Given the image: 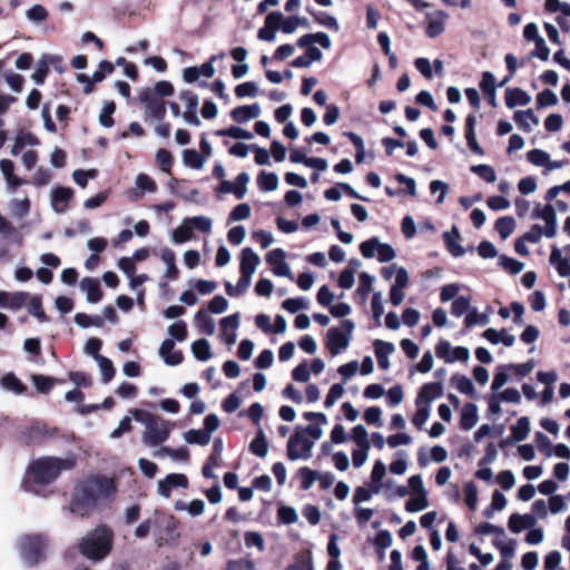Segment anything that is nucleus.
Instances as JSON below:
<instances>
[{"label":"nucleus","instance_id":"1","mask_svg":"<svg viewBox=\"0 0 570 570\" xmlns=\"http://www.w3.org/2000/svg\"><path fill=\"white\" fill-rule=\"evenodd\" d=\"M75 465L73 456H42L29 464L27 475L36 484L48 485L53 483L62 471L72 470Z\"/></svg>","mask_w":570,"mask_h":570},{"label":"nucleus","instance_id":"2","mask_svg":"<svg viewBox=\"0 0 570 570\" xmlns=\"http://www.w3.org/2000/svg\"><path fill=\"white\" fill-rule=\"evenodd\" d=\"M114 533L106 524H100L90 531L79 543V551L91 560H101L109 554L112 547Z\"/></svg>","mask_w":570,"mask_h":570},{"label":"nucleus","instance_id":"3","mask_svg":"<svg viewBox=\"0 0 570 570\" xmlns=\"http://www.w3.org/2000/svg\"><path fill=\"white\" fill-rule=\"evenodd\" d=\"M136 421L144 423L146 429L142 433V442L149 446L163 444L170 434L173 424L145 410H134Z\"/></svg>","mask_w":570,"mask_h":570},{"label":"nucleus","instance_id":"4","mask_svg":"<svg viewBox=\"0 0 570 570\" xmlns=\"http://www.w3.org/2000/svg\"><path fill=\"white\" fill-rule=\"evenodd\" d=\"M20 557L29 567L46 559L47 539L42 534H26L19 542Z\"/></svg>","mask_w":570,"mask_h":570},{"label":"nucleus","instance_id":"5","mask_svg":"<svg viewBox=\"0 0 570 570\" xmlns=\"http://www.w3.org/2000/svg\"><path fill=\"white\" fill-rule=\"evenodd\" d=\"M355 324L352 320L341 321L340 327H331L326 333L325 345L332 355H337L345 350L352 338Z\"/></svg>","mask_w":570,"mask_h":570},{"label":"nucleus","instance_id":"6","mask_svg":"<svg viewBox=\"0 0 570 570\" xmlns=\"http://www.w3.org/2000/svg\"><path fill=\"white\" fill-rule=\"evenodd\" d=\"M97 501L98 498L94 488L88 481H85L75 492L71 500V510L81 517H86L94 511Z\"/></svg>","mask_w":570,"mask_h":570},{"label":"nucleus","instance_id":"7","mask_svg":"<svg viewBox=\"0 0 570 570\" xmlns=\"http://www.w3.org/2000/svg\"><path fill=\"white\" fill-rule=\"evenodd\" d=\"M313 446L314 441L297 430L287 441V458L291 461L307 460L312 456Z\"/></svg>","mask_w":570,"mask_h":570},{"label":"nucleus","instance_id":"8","mask_svg":"<svg viewBox=\"0 0 570 570\" xmlns=\"http://www.w3.org/2000/svg\"><path fill=\"white\" fill-rule=\"evenodd\" d=\"M240 277L234 286L226 282L225 289L228 296L235 297L244 294L249 285V247H244L240 252Z\"/></svg>","mask_w":570,"mask_h":570},{"label":"nucleus","instance_id":"9","mask_svg":"<svg viewBox=\"0 0 570 570\" xmlns=\"http://www.w3.org/2000/svg\"><path fill=\"white\" fill-rule=\"evenodd\" d=\"M139 101L145 105V114L155 120L161 121L166 116V102L156 97L150 88H145L139 94Z\"/></svg>","mask_w":570,"mask_h":570},{"label":"nucleus","instance_id":"10","mask_svg":"<svg viewBox=\"0 0 570 570\" xmlns=\"http://www.w3.org/2000/svg\"><path fill=\"white\" fill-rule=\"evenodd\" d=\"M435 354L439 358H443L448 363L455 361L466 362L470 357V352L464 346H456L451 351V345L448 341L441 340L435 346Z\"/></svg>","mask_w":570,"mask_h":570},{"label":"nucleus","instance_id":"11","mask_svg":"<svg viewBox=\"0 0 570 570\" xmlns=\"http://www.w3.org/2000/svg\"><path fill=\"white\" fill-rule=\"evenodd\" d=\"M59 430L56 426H49L48 424L37 422L27 429L24 435L28 443L41 444L48 439L57 436Z\"/></svg>","mask_w":570,"mask_h":570},{"label":"nucleus","instance_id":"12","mask_svg":"<svg viewBox=\"0 0 570 570\" xmlns=\"http://www.w3.org/2000/svg\"><path fill=\"white\" fill-rule=\"evenodd\" d=\"M249 180L247 173H240L234 181L222 180L216 188L217 194H234L237 199H242L246 194V185Z\"/></svg>","mask_w":570,"mask_h":570},{"label":"nucleus","instance_id":"13","mask_svg":"<svg viewBox=\"0 0 570 570\" xmlns=\"http://www.w3.org/2000/svg\"><path fill=\"white\" fill-rule=\"evenodd\" d=\"M188 478L183 473H170L164 480L158 482V493L164 498H169L174 488H187Z\"/></svg>","mask_w":570,"mask_h":570},{"label":"nucleus","instance_id":"14","mask_svg":"<svg viewBox=\"0 0 570 570\" xmlns=\"http://www.w3.org/2000/svg\"><path fill=\"white\" fill-rule=\"evenodd\" d=\"M73 189L70 187L58 186L51 191V206L52 209L62 214L67 210L68 203L73 198Z\"/></svg>","mask_w":570,"mask_h":570},{"label":"nucleus","instance_id":"15","mask_svg":"<svg viewBox=\"0 0 570 570\" xmlns=\"http://www.w3.org/2000/svg\"><path fill=\"white\" fill-rule=\"evenodd\" d=\"M279 11H272L265 17L264 26L258 30L257 38L263 41L272 42L279 30Z\"/></svg>","mask_w":570,"mask_h":570},{"label":"nucleus","instance_id":"16","mask_svg":"<svg viewBox=\"0 0 570 570\" xmlns=\"http://www.w3.org/2000/svg\"><path fill=\"white\" fill-rule=\"evenodd\" d=\"M443 395V384L441 382H430L421 386L415 400V404L429 405L430 402Z\"/></svg>","mask_w":570,"mask_h":570},{"label":"nucleus","instance_id":"17","mask_svg":"<svg viewBox=\"0 0 570 570\" xmlns=\"http://www.w3.org/2000/svg\"><path fill=\"white\" fill-rule=\"evenodd\" d=\"M159 355L167 365L176 366L183 363L184 355L180 351H175V342L173 338H165L159 347Z\"/></svg>","mask_w":570,"mask_h":570},{"label":"nucleus","instance_id":"18","mask_svg":"<svg viewBox=\"0 0 570 570\" xmlns=\"http://www.w3.org/2000/svg\"><path fill=\"white\" fill-rule=\"evenodd\" d=\"M29 299V293L27 292H14L9 293L0 291V307L9 309H19L27 304Z\"/></svg>","mask_w":570,"mask_h":570},{"label":"nucleus","instance_id":"19","mask_svg":"<svg viewBox=\"0 0 570 570\" xmlns=\"http://www.w3.org/2000/svg\"><path fill=\"white\" fill-rule=\"evenodd\" d=\"M57 62H61L60 57L43 55L37 62V68L31 76L32 80L39 86L43 85L50 71L49 65H56Z\"/></svg>","mask_w":570,"mask_h":570},{"label":"nucleus","instance_id":"20","mask_svg":"<svg viewBox=\"0 0 570 570\" xmlns=\"http://www.w3.org/2000/svg\"><path fill=\"white\" fill-rule=\"evenodd\" d=\"M475 124H476V117L473 114H470L465 118V126H464V135L468 142L469 148L471 151L475 155L483 156L484 150L479 145L476 137H475Z\"/></svg>","mask_w":570,"mask_h":570},{"label":"nucleus","instance_id":"21","mask_svg":"<svg viewBox=\"0 0 570 570\" xmlns=\"http://www.w3.org/2000/svg\"><path fill=\"white\" fill-rule=\"evenodd\" d=\"M461 234L459 228L453 225L450 232L443 234V240L448 252L454 257H461L465 254V249L459 244Z\"/></svg>","mask_w":570,"mask_h":570},{"label":"nucleus","instance_id":"22","mask_svg":"<svg viewBox=\"0 0 570 570\" xmlns=\"http://www.w3.org/2000/svg\"><path fill=\"white\" fill-rule=\"evenodd\" d=\"M495 77L491 71L482 72L480 89L491 107H497Z\"/></svg>","mask_w":570,"mask_h":570},{"label":"nucleus","instance_id":"23","mask_svg":"<svg viewBox=\"0 0 570 570\" xmlns=\"http://www.w3.org/2000/svg\"><path fill=\"white\" fill-rule=\"evenodd\" d=\"M537 520L533 514L525 513V514H519L513 513L510 515L508 520V528L513 533H519L523 529H530L534 527Z\"/></svg>","mask_w":570,"mask_h":570},{"label":"nucleus","instance_id":"24","mask_svg":"<svg viewBox=\"0 0 570 570\" xmlns=\"http://www.w3.org/2000/svg\"><path fill=\"white\" fill-rule=\"evenodd\" d=\"M91 487L94 488V491L97 494V498L99 495L109 497L110 494L116 492V485L112 479L105 476V475H96L91 479L87 480Z\"/></svg>","mask_w":570,"mask_h":570},{"label":"nucleus","instance_id":"25","mask_svg":"<svg viewBox=\"0 0 570 570\" xmlns=\"http://www.w3.org/2000/svg\"><path fill=\"white\" fill-rule=\"evenodd\" d=\"M373 345L379 367L387 370L390 366L389 355L395 350L393 343L375 340Z\"/></svg>","mask_w":570,"mask_h":570},{"label":"nucleus","instance_id":"26","mask_svg":"<svg viewBox=\"0 0 570 570\" xmlns=\"http://www.w3.org/2000/svg\"><path fill=\"white\" fill-rule=\"evenodd\" d=\"M1 171L8 183V187L14 190L21 185L27 184V180L14 175V164L10 159H2L0 161Z\"/></svg>","mask_w":570,"mask_h":570},{"label":"nucleus","instance_id":"27","mask_svg":"<svg viewBox=\"0 0 570 570\" xmlns=\"http://www.w3.org/2000/svg\"><path fill=\"white\" fill-rule=\"evenodd\" d=\"M504 100L508 108H514L515 106L528 105L531 101V97L521 88H508Z\"/></svg>","mask_w":570,"mask_h":570},{"label":"nucleus","instance_id":"28","mask_svg":"<svg viewBox=\"0 0 570 570\" xmlns=\"http://www.w3.org/2000/svg\"><path fill=\"white\" fill-rule=\"evenodd\" d=\"M478 422V407L474 403H466L461 412L460 428L464 431L471 430Z\"/></svg>","mask_w":570,"mask_h":570},{"label":"nucleus","instance_id":"29","mask_svg":"<svg viewBox=\"0 0 570 570\" xmlns=\"http://www.w3.org/2000/svg\"><path fill=\"white\" fill-rule=\"evenodd\" d=\"M81 288L87 293V299L89 303H98L102 298V291L100 284L96 278H83L81 281Z\"/></svg>","mask_w":570,"mask_h":570},{"label":"nucleus","instance_id":"30","mask_svg":"<svg viewBox=\"0 0 570 570\" xmlns=\"http://www.w3.org/2000/svg\"><path fill=\"white\" fill-rule=\"evenodd\" d=\"M195 324L199 332L205 335H213L215 333V322L205 308H200L195 314Z\"/></svg>","mask_w":570,"mask_h":570},{"label":"nucleus","instance_id":"31","mask_svg":"<svg viewBox=\"0 0 570 570\" xmlns=\"http://www.w3.org/2000/svg\"><path fill=\"white\" fill-rule=\"evenodd\" d=\"M513 119L517 122L518 127L524 132H530L532 130L531 126L528 122L529 120L534 125L539 124V119L534 115L532 109L517 110L513 115Z\"/></svg>","mask_w":570,"mask_h":570},{"label":"nucleus","instance_id":"32","mask_svg":"<svg viewBox=\"0 0 570 570\" xmlns=\"http://www.w3.org/2000/svg\"><path fill=\"white\" fill-rule=\"evenodd\" d=\"M27 145L37 146L39 145V139L32 132H20L14 139V144L11 148V155L18 156Z\"/></svg>","mask_w":570,"mask_h":570},{"label":"nucleus","instance_id":"33","mask_svg":"<svg viewBox=\"0 0 570 570\" xmlns=\"http://www.w3.org/2000/svg\"><path fill=\"white\" fill-rule=\"evenodd\" d=\"M161 259L167 265L166 278L175 281L179 277V269L176 266V256L170 248H164L161 250Z\"/></svg>","mask_w":570,"mask_h":570},{"label":"nucleus","instance_id":"34","mask_svg":"<svg viewBox=\"0 0 570 570\" xmlns=\"http://www.w3.org/2000/svg\"><path fill=\"white\" fill-rule=\"evenodd\" d=\"M257 186L263 191H273L278 186V176L275 173L262 170L256 178Z\"/></svg>","mask_w":570,"mask_h":570},{"label":"nucleus","instance_id":"35","mask_svg":"<svg viewBox=\"0 0 570 570\" xmlns=\"http://www.w3.org/2000/svg\"><path fill=\"white\" fill-rule=\"evenodd\" d=\"M530 433V421L528 416H521L517 423L511 426L512 439L517 442L523 441Z\"/></svg>","mask_w":570,"mask_h":570},{"label":"nucleus","instance_id":"36","mask_svg":"<svg viewBox=\"0 0 570 570\" xmlns=\"http://www.w3.org/2000/svg\"><path fill=\"white\" fill-rule=\"evenodd\" d=\"M0 384L4 390L12 391L16 394H23L27 390L26 385L13 373L4 374Z\"/></svg>","mask_w":570,"mask_h":570},{"label":"nucleus","instance_id":"37","mask_svg":"<svg viewBox=\"0 0 570 570\" xmlns=\"http://www.w3.org/2000/svg\"><path fill=\"white\" fill-rule=\"evenodd\" d=\"M393 542L392 535L389 530H380L374 540L373 544L376 549L379 559L382 560L384 558V550L391 547Z\"/></svg>","mask_w":570,"mask_h":570},{"label":"nucleus","instance_id":"38","mask_svg":"<svg viewBox=\"0 0 570 570\" xmlns=\"http://www.w3.org/2000/svg\"><path fill=\"white\" fill-rule=\"evenodd\" d=\"M515 228V220L511 216H503L497 219L494 229L502 239L508 238Z\"/></svg>","mask_w":570,"mask_h":570},{"label":"nucleus","instance_id":"39","mask_svg":"<svg viewBox=\"0 0 570 570\" xmlns=\"http://www.w3.org/2000/svg\"><path fill=\"white\" fill-rule=\"evenodd\" d=\"M306 10L318 24H322L335 31L338 30V22L333 16H330L324 11H316L309 7Z\"/></svg>","mask_w":570,"mask_h":570},{"label":"nucleus","instance_id":"40","mask_svg":"<svg viewBox=\"0 0 570 570\" xmlns=\"http://www.w3.org/2000/svg\"><path fill=\"white\" fill-rule=\"evenodd\" d=\"M451 383L456 387V390L465 395L474 396V386L472 381L463 375V374H454L451 377Z\"/></svg>","mask_w":570,"mask_h":570},{"label":"nucleus","instance_id":"41","mask_svg":"<svg viewBox=\"0 0 570 570\" xmlns=\"http://www.w3.org/2000/svg\"><path fill=\"white\" fill-rule=\"evenodd\" d=\"M285 570H314L312 553L309 551L298 553Z\"/></svg>","mask_w":570,"mask_h":570},{"label":"nucleus","instance_id":"42","mask_svg":"<svg viewBox=\"0 0 570 570\" xmlns=\"http://www.w3.org/2000/svg\"><path fill=\"white\" fill-rule=\"evenodd\" d=\"M374 277L367 273H362L360 275V284L357 289L355 291V297H361V302L364 303L372 291Z\"/></svg>","mask_w":570,"mask_h":570},{"label":"nucleus","instance_id":"43","mask_svg":"<svg viewBox=\"0 0 570 570\" xmlns=\"http://www.w3.org/2000/svg\"><path fill=\"white\" fill-rule=\"evenodd\" d=\"M191 352L199 361H207L212 357L210 345L205 338L195 341L191 344Z\"/></svg>","mask_w":570,"mask_h":570},{"label":"nucleus","instance_id":"44","mask_svg":"<svg viewBox=\"0 0 570 570\" xmlns=\"http://www.w3.org/2000/svg\"><path fill=\"white\" fill-rule=\"evenodd\" d=\"M156 163L161 171L170 175L174 165V157L171 153L165 148H160L156 153Z\"/></svg>","mask_w":570,"mask_h":570},{"label":"nucleus","instance_id":"45","mask_svg":"<svg viewBox=\"0 0 570 570\" xmlns=\"http://www.w3.org/2000/svg\"><path fill=\"white\" fill-rule=\"evenodd\" d=\"M97 362L101 370L102 383H105V384L109 383L116 374V370H115L112 362L108 357L102 356V355H97Z\"/></svg>","mask_w":570,"mask_h":570},{"label":"nucleus","instance_id":"46","mask_svg":"<svg viewBox=\"0 0 570 570\" xmlns=\"http://www.w3.org/2000/svg\"><path fill=\"white\" fill-rule=\"evenodd\" d=\"M32 382L39 393L48 394L59 381L41 374L32 375Z\"/></svg>","mask_w":570,"mask_h":570},{"label":"nucleus","instance_id":"47","mask_svg":"<svg viewBox=\"0 0 570 570\" xmlns=\"http://www.w3.org/2000/svg\"><path fill=\"white\" fill-rule=\"evenodd\" d=\"M268 451V443L262 429L258 430L256 436L252 440V454L264 458Z\"/></svg>","mask_w":570,"mask_h":570},{"label":"nucleus","instance_id":"48","mask_svg":"<svg viewBox=\"0 0 570 570\" xmlns=\"http://www.w3.org/2000/svg\"><path fill=\"white\" fill-rule=\"evenodd\" d=\"M27 303L28 311L31 315L37 317L42 323L49 321V317L42 307V299L40 296H32Z\"/></svg>","mask_w":570,"mask_h":570},{"label":"nucleus","instance_id":"49","mask_svg":"<svg viewBox=\"0 0 570 570\" xmlns=\"http://www.w3.org/2000/svg\"><path fill=\"white\" fill-rule=\"evenodd\" d=\"M429 505L428 495L425 493H416L405 503L407 512H417L424 510Z\"/></svg>","mask_w":570,"mask_h":570},{"label":"nucleus","instance_id":"50","mask_svg":"<svg viewBox=\"0 0 570 570\" xmlns=\"http://www.w3.org/2000/svg\"><path fill=\"white\" fill-rule=\"evenodd\" d=\"M116 110V104L112 100L105 101L102 111L99 115V124L105 128H110L115 125L112 114Z\"/></svg>","mask_w":570,"mask_h":570},{"label":"nucleus","instance_id":"51","mask_svg":"<svg viewBox=\"0 0 570 570\" xmlns=\"http://www.w3.org/2000/svg\"><path fill=\"white\" fill-rule=\"evenodd\" d=\"M386 468L384 463L380 460H377L374 463V466L372 469L371 479H372V485H373V492L379 493L382 488V480L385 475Z\"/></svg>","mask_w":570,"mask_h":570},{"label":"nucleus","instance_id":"52","mask_svg":"<svg viewBox=\"0 0 570 570\" xmlns=\"http://www.w3.org/2000/svg\"><path fill=\"white\" fill-rule=\"evenodd\" d=\"M183 160L186 166L194 169H200L205 161L202 154L195 149H185L183 151Z\"/></svg>","mask_w":570,"mask_h":570},{"label":"nucleus","instance_id":"53","mask_svg":"<svg viewBox=\"0 0 570 570\" xmlns=\"http://www.w3.org/2000/svg\"><path fill=\"white\" fill-rule=\"evenodd\" d=\"M185 440L189 444L206 445L210 441V435L203 430L191 429L185 433Z\"/></svg>","mask_w":570,"mask_h":570},{"label":"nucleus","instance_id":"54","mask_svg":"<svg viewBox=\"0 0 570 570\" xmlns=\"http://www.w3.org/2000/svg\"><path fill=\"white\" fill-rule=\"evenodd\" d=\"M470 170L478 175L482 180L487 183H494L497 179L495 170L492 166L480 164V165H473L471 166Z\"/></svg>","mask_w":570,"mask_h":570},{"label":"nucleus","instance_id":"55","mask_svg":"<svg viewBox=\"0 0 570 570\" xmlns=\"http://www.w3.org/2000/svg\"><path fill=\"white\" fill-rule=\"evenodd\" d=\"M297 474L301 476V490L306 491L308 490L313 483L316 481L318 476V472L311 470L307 466H303L298 469Z\"/></svg>","mask_w":570,"mask_h":570},{"label":"nucleus","instance_id":"56","mask_svg":"<svg viewBox=\"0 0 570 570\" xmlns=\"http://www.w3.org/2000/svg\"><path fill=\"white\" fill-rule=\"evenodd\" d=\"M351 438L358 448H371L368 442V433L362 424L355 425L353 428Z\"/></svg>","mask_w":570,"mask_h":570},{"label":"nucleus","instance_id":"57","mask_svg":"<svg viewBox=\"0 0 570 570\" xmlns=\"http://www.w3.org/2000/svg\"><path fill=\"white\" fill-rule=\"evenodd\" d=\"M471 298L466 296L456 297L451 305V314L455 317H461L470 309Z\"/></svg>","mask_w":570,"mask_h":570},{"label":"nucleus","instance_id":"58","mask_svg":"<svg viewBox=\"0 0 570 570\" xmlns=\"http://www.w3.org/2000/svg\"><path fill=\"white\" fill-rule=\"evenodd\" d=\"M557 102H558V97L550 89H544L537 95V99H535L537 108L554 106V105H557Z\"/></svg>","mask_w":570,"mask_h":570},{"label":"nucleus","instance_id":"59","mask_svg":"<svg viewBox=\"0 0 570 570\" xmlns=\"http://www.w3.org/2000/svg\"><path fill=\"white\" fill-rule=\"evenodd\" d=\"M465 503L471 510L476 509L478 504V489L473 481H469L464 484Z\"/></svg>","mask_w":570,"mask_h":570},{"label":"nucleus","instance_id":"60","mask_svg":"<svg viewBox=\"0 0 570 570\" xmlns=\"http://www.w3.org/2000/svg\"><path fill=\"white\" fill-rule=\"evenodd\" d=\"M216 135L220 136V137H232V138H236V139H240V138L248 139L249 138V131H247L240 127H237V126H230L225 129H219L216 131Z\"/></svg>","mask_w":570,"mask_h":570},{"label":"nucleus","instance_id":"61","mask_svg":"<svg viewBox=\"0 0 570 570\" xmlns=\"http://www.w3.org/2000/svg\"><path fill=\"white\" fill-rule=\"evenodd\" d=\"M168 334L177 340L178 342H183L187 338V325L184 321H177L168 327Z\"/></svg>","mask_w":570,"mask_h":570},{"label":"nucleus","instance_id":"62","mask_svg":"<svg viewBox=\"0 0 570 570\" xmlns=\"http://www.w3.org/2000/svg\"><path fill=\"white\" fill-rule=\"evenodd\" d=\"M382 410L379 406H371L365 410L363 419L370 425L382 426L383 422L381 420Z\"/></svg>","mask_w":570,"mask_h":570},{"label":"nucleus","instance_id":"63","mask_svg":"<svg viewBox=\"0 0 570 570\" xmlns=\"http://www.w3.org/2000/svg\"><path fill=\"white\" fill-rule=\"evenodd\" d=\"M500 265L513 275L519 274L524 267L523 263L505 255L500 256Z\"/></svg>","mask_w":570,"mask_h":570},{"label":"nucleus","instance_id":"64","mask_svg":"<svg viewBox=\"0 0 570 570\" xmlns=\"http://www.w3.org/2000/svg\"><path fill=\"white\" fill-rule=\"evenodd\" d=\"M136 185L144 193H155L157 190V184L151 177H149L146 174H139L136 177Z\"/></svg>","mask_w":570,"mask_h":570}]
</instances>
